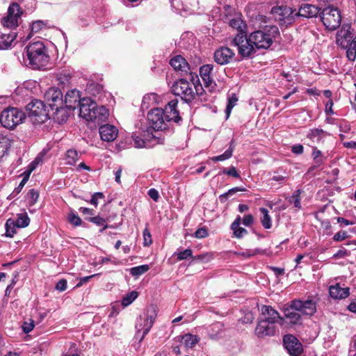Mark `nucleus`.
I'll list each match as a JSON object with an SVG mask.
<instances>
[{
    "label": "nucleus",
    "mask_w": 356,
    "mask_h": 356,
    "mask_svg": "<svg viewBox=\"0 0 356 356\" xmlns=\"http://www.w3.org/2000/svg\"><path fill=\"white\" fill-rule=\"evenodd\" d=\"M178 104L177 99L170 101L165 106V109L155 108L151 109L147 113V120L150 124V131L163 130L167 129V122L173 121L178 122L181 120L179 111L177 109Z\"/></svg>",
    "instance_id": "obj_1"
},
{
    "label": "nucleus",
    "mask_w": 356,
    "mask_h": 356,
    "mask_svg": "<svg viewBox=\"0 0 356 356\" xmlns=\"http://www.w3.org/2000/svg\"><path fill=\"white\" fill-rule=\"evenodd\" d=\"M24 57L29 60V64L34 70H41L49 63L47 50L41 41L29 44L25 49Z\"/></svg>",
    "instance_id": "obj_2"
},
{
    "label": "nucleus",
    "mask_w": 356,
    "mask_h": 356,
    "mask_svg": "<svg viewBox=\"0 0 356 356\" xmlns=\"http://www.w3.org/2000/svg\"><path fill=\"white\" fill-rule=\"evenodd\" d=\"M279 34V29L274 25H266L262 29L251 33L250 41L257 49H267L273 44V39Z\"/></svg>",
    "instance_id": "obj_3"
},
{
    "label": "nucleus",
    "mask_w": 356,
    "mask_h": 356,
    "mask_svg": "<svg viewBox=\"0 0 356 356\" xmlns=\"http://www.w3.org/2000/svg\"><path fill=\"white\" fill-rule=\"evenodd\" d=\"M157 315L156 308L149 306L136 321L135 339L140 343L151 330Z\"/></svg>",
    "instance_id": "obj_4"
},
{
    "label": "nucleus",
    "mask_w": 356,
    "mask_h": 356,
    "mask_svg": "<svg viewBox=\"0 0 356 356\" xmlns=\"http://www.w3.org/2000/svg\"><path fill=\"white\" fill-rule=\"evenodd\" d=\"M202 90L200 84L190 83L185 79H179L172 86V92L177 96H180L186 102H191L196 95H201Z\"/></svg>",
    "instance_id": "obj_5"
},
{
    "label": "nucleus",
    "mask_w": 356,
    "mask_h": 356,
    "mask_svg": "<svg viewBox=\"0 0 356 356\" xmlns=\"http://www.w3.org/2000/svg\"><path fill=\"white\" fill-rule=\"evenodd\" d=\"M25 113L17 108H7L0 114L1 125L8 129H13L25 119Z\"/></svg>",
    "instance_id": "obj_6"
},
{
    "label": "nucleus",
    "mask_w": 356,
    "mask_h": 356,
    "mask_svg": "<svg viewBox=\"0 0 356 356\" xmlns=\"http://www.w3.org/2000/svg\"><path fill=\"white\" fill-rule=\"evenodd\" d=\"M28 115L34 124H40L47 120L49 110L42 101L38 99L32 100L26 106Z\"/></svg>",
    "instance_id": "obj_7"
},
{
    "label": "nucleus",
    "mask_w": 356,
    "mask_h": 356,
    "mask_svg": "<svg viewBox=\"0 0 356 356\" xmlns=\"http://www.w3.org/2000/svg\"><path fill=\"white\" fill-rule=\"evenodd\" d=\"M232 44L236 47L238 54L243 58H249L256 53L257 48L250 41V35L244 33H238L232 41Z\"/></svg>",
    "instance_id": "obj_8"
},
{
    "label": "nucleus",
    "mask_w": 356,
    "mask_h": 356,
    "mask_svg": "<svg viewBox=\"0 0 356 356\" xmlns=\"http://www.w3.org/2000/svg\"><path fill=\"white\" fill-rule=\"evenodd\" d=\"M321 18L325 28L333 31L339 27L341 22L340 11L337 8L327 6L321 13Z\"/></svg>",
    "instance_id": "obj_9"
},
{
    "label": "nucleus",
    "mask_w": 356,
    "mask_h": 356,
    "mask_svg": "<svg viewBox=\"0 0 356 356\" xmlns=\"http://www.w3.org/2000/svg\"><path fill=\"white\" fill-rule=\"evenodd\" d=\"M23 13L22 8L18 3H12L8 8L7 15L1 19L2 25L9 29L16 28L19 24Z\"/></svg>",
    "instance_id": "obj_10"
},
{
    "label": "nucleus",
    "mask_w": 356,
    "mask_h": 356,
    "mask_svg": "<svg viewBox=\"0 0 356 356\" xmlns=\"http://www.w3.org/2000/svg\"><path fill=\"white\" fill-rule=\"evenodd\" d=\"M44 100L52 111L58 112L63 108V94L57 88H50L44 93Z\"/></svg>",
    "instance_id": "obj_11"
},
{
    "label": "nucleus",
    "mask_w": 356,
    "mask_h": 356,
    "mask_svg": "<svg viewBox=\"0 0 356 356\" xmlns=\"http://www.w3.org/2000/svg\"><path fill=\"white\" fill-rule=\"evenodd\" d=\"M283 343L285 349L291 356H300L302 353V345L293 335H285L283 338Z\"/></svg>",
    "instance_id": "obj_12"
},
{
    "label": "nucleus",
    "mask_w": 356,
    "mask_h": 356,
    "mask_svg": "<svg viewBox=\"0 0 356 356\" xmlns=\"http://www.w3.org/2000/svg\"><path fill=\"white\" fill-rule=\"evenodd\" d=\"M234 56V51L227 47H220L213 54L214 61L221 65L229 63Z\"/></svg>",
    "instance_id": "obj_13"
},
{
    "label": "nucleus",
    "mask_w": 356,
    "mask_h": 356,
    "mask_svg": "<svg viewBox=\"0 0 356 356\" xmlns=\"http://www.w3.org/2000/svg\"><path fill=\"white\" fill-rule=\"evenodd\" d=\"M132 138L134 141V146L137 148L149 147L150 145L149 143L151 139H154L153 133L150 131L149 128L141 129V132L139 134H137L136 132L134 133Z\"/></svg>",
    "instance_id": "obj_14"
},
{
    "label": "nucleus",
    "mask_w": 356,
    "mask_h": 356,
    "mask_svg": "<svg viewBox=\"0 0 356 356\" xmlns=\"http://www.w3.org/2000/svg\"><path fill=\"white\" fill-rule=\"evenodd\" d=\"M271 15L276 21L291 22L293 20V11L286 6H274L270 11Z\"/></svg>",
    "instance_id": "obj_15"
},
{
    "label": "nucleus",
    "mask_w": 356,
    "mask_h": 356,
    "mask_svg": "<svg viewBox=\"0 0 356 356\" xmlns=\"http://www.w3.org/2000/svg\"><path fill=\"white\" fill-rule=\"evenodd\" d=\"M292 305L303 315L312 316L316 311V302L312 300H294L292 301Z\"/></svg>",
    "instance_id": "obj_16"
},
{
    "label": "nucleus",
    "mask_w": 356,
    "mask_h": 356,
    "mask_svg": "<svg viewBox=\"0 0 356 356\" xmlns=\"http://www.w3.org/2000/svg\"><path fill=\"white\" fill-rule=\"evenodd\" d=\"M79 108V115L83 118L88 121L94 118V108H96V102L90 98L83 97L81 99L80 104L78 105Z\"/></svg>",
    "instance_id": "obj_17"
},
{
    "label": "nucleus",
    "mask_w": 356,
    "mask_h": 356,
    "mask_svg": "<svg viewBox=\"0 0 356 356\" xmlns=\"http://www.w3.org/2000/svg\"><path fill=\"white\" fill-rule=\"evenodd\" d=\"M263 319L275 325L278 323L280 325L284 324V318L280 316L279 312L274 309L271 306L263 305L261 308Z\"/></svg>",
    "instance_id": "obj_18"
},
{
    "label": "nucleus",
    "mask_w": 356,
    "mask_h": 356,
    "mask_svg": "<svg viewBox=\"0 0 356 356\" xmlns=\"http://www.w3.org/2000/svg\"><path fill=\"white\" fill-rule=\"evenodd\" d=\"M171 66L177 71H181L186 74L190 73L191 79L193 81L195 79H197V81L199 82L198 77L196 74H192L190 72V67L188 63L186 62V59L181 56H176L170 60Z\"/></svg>",
    "instance_id": "obj_19"
},
{
    "label": "nucleus",
    "mask_w": 356,
    "mask_h": 356,
    "mask_svg": "<svg viewBox=\"0 0 356 356\" xmlns=\"http://www.w3.org/2000/svg\"><path fill=\"white\" fill-rule=\"evenodd\" d=\"M275 333V326L274 324L261 319L259 321L255 328V334L259 338H264L268 336H273Z\"/></svg>",
    "instance_id": "obj_20"
},
{
    "label": "nucleus",
    "mask_w": 356,
    "mask_h": 356,
    "mask_svg": "<svg viewBox=\"0 0 356 356\" xmlns=\"http://www.w3.org/2000/svg\"><path fill=\"white\" fill-rule=\"evenodd\" d=\"M81 99L80 92L76 89H73L67 92L63 104L70 110H74L78 108Z\"/></svg>",
    "instance_id": "obj_21"
},
{
    "label": "nucleus",
    "mask_w": 356,
    "mask_h": 356,
    "mask_svg": "<svg viewBox=\"0 0 356 356\" xmlns=\"http://www.w3.org/2000/svg\"><path fill=\"white\" fill-rule=\"evenodd\" d=\"M349 26H343L337 33L336 42L343 49H346L353 38Z\"/></svg>",
    "instance_id": "obj_22"
},
{
    "label": "nucleus",
    "mask_w": 356,
    "mask_h": 356,
    "mask_svg": "<svg viewBox=\"0 0 356 356\" xmlns=\"http://www.w3.org/2000/svg\"><path fill=\"white\" fill-rule=\"evenodd\" d=\"M99 135L104 141H113L118 136V129L111 124H104L99 129Z\"/></svg>",
    "instance_id": "obj_23"
},
{
    "label": "nucleus",
    "mask_w": 356,
    "mask_h": 356,
    "mask_svg": "<svg viewBox=\"0 0 356 356\" xmlns=\"http://www.w3.org/2000/svg\"><path fill=\"white\" fill-rule=\"evenodd\" d=\"M12 134L0 133V159L8 154L12 144L15 141Z\"/></svg>",
    "instance_id": "obj_24"
},
{
    "label": "nucleus",
    "mask_w": 356,
    "mask_h": 356,
    "mask_svg": "<svg viewBox=\"0 0 356 356\" xmlns=\"http://www.w3.org/2000/svg\"><path fill=\"white\" fill-rule=\"evenodd\" d=\"M213 69L212 64L204 65L200 68V75L206 88H213V81L211 76Z\"/></svg>",
    "instance_id": "obj_25"
},
{
    "label": "nucleus",
    "mask_w": 356,
    "mask_h": 356,
    "mask_svg": "<svg viewBox=\"0 0 356 356\" xmlns=\"http://www.w3.org/2000/svg\"><path fill=\"white\" fill-rule=\"evenodd\" d=\"M284 319H288L291 324H298L301 319L300 312L293 307L292 301L289 307L284 309Z\"/></svg>",
    "instance_id": "obj_26"
},
{
    "label": "nucleus",
    "mask_w": 356,
    "mask_h": 356,
    "mask_svg": "<svg viewBox=\"0 0 356 356\" xmlns=\"http://www.w3.org/2000/svg\"><path fill=\"white\" fill-rule=\"evenodd\" d=\"M318 13L319 9L316 6L305 3L300 7L297 15L305 18H311L317 16Z\"/></svg>",
    "instance_id": "obj_27"
},
{
    "label": "nucleus",
    "mask_w": 356,
    "mask_h": 356,
    "mask_svg": "<svg viewBox=\"0 0 356 356\" xmlns=\"http://www.w3.org/2000/svg\"><path fill=\"white\" fill-rule=\"evenodd\" d=\"M329 293L332 298L343 299L349 296V288H342L339 284H336L330 286Z\"/></svg>",
    "instance_id": "obj_28"
},
{
    "label": "nucleus",
    "mask_w": 356,
    "mask_h": 356,
    "mask_svg": "<svg viewBox=\"0 0 356 356\" xmlns=\"http://www.w3.org/2000/svg\"><path fill=\"white\" fill-rule=\"evenodd\" d=\"M94 118L90 119V121L95 123H101L107 120L108 117V110L104 106H98L96 104V108H94Z\"/></svg>",
    "instance_id": "obj_29"
},
{
    "label": "nucleus",
    "mask_w": 356,
    "mask_h": 356,
    "mask_svg": "<svg viewBox=\"0 0 356 356\" xmlns=\"http://www.w3.org/2000/svg\"><path fill=\"white\" fill-rule=\"evenodd\" d=\"M162 103V97L156 93H149L143 98L142 105L143 107L148 108L152 105H158Z\"/></svg>",
    "instance_id": "obj_30"
},
{
    "label": "nucleus",
    "mask_w": 356,
    "mask_h": 356,
    "mask_svg": "<svg viewBox=\"0 0 356 356\" xmlns=\"http://www.w3.org/2000/svg\"><path fill=\"white\" fill-rule=\"evenodd\" d=\"M17 35L14 33H5L0 32V49H7L11 47Z\"/></svg>",
    "instance_id": "obj_31"
},
{
    "label": "nucleus",
    "mask_w": 356,
    "mask_h": 356,
    "mask_svg": "<svg viewBox=\"0 0 356 356\" xmlns=\"http://www.w3.org/2000/svg\"><path fill=\"white\" fill-rule=\"evenodd\" d=\"M241 221V217L238 216L231 225V229L233 230L234 236L238 238L248 234V231L245 228L240 227Z\"/></svg>",
    "instance_id": "obj_32"
},
{
    "label": "nucleus",
    "mask_w": 356,
    "mask_h": 356,
    "mask_svg": "<svg viewBox=\"0 0 356 356\" xmlns=\"http://www.w3.org/2000/svg\"><path fill=\"white\" fill-rule=\"evenodd\" d=\"M326 135L325 131L322 129H312L307 134V138L314 143L321 142Z\"/></svg>",
    "instance_id": "obj_33"
},
{
    "label": "nucleus",
    "mask_w": 356,
    "mask_h": 356,
    "mask_svg": "<svg viewBox=\"0 0 356 356\" xmlns=\"http://www.w3.org/2000/svg\"><path fill=\"white\" fill-rule=\"evenodd\" d=\"M259 211L261 213L260 218L261 223L265 229H270L272 227V219L269 215V211L267 209L261 207L259 209Z\"/></svg>",
    "instance_id": "obj_34"
},
{
    "label": "nucleus",
    "mask_w": 356,
    "mask_h": 356,
    "mask_svg": "<svg viewBox=\"0 0 356 356\" xmlns=\"http://www.w3.org/2000/svg\"><path fill=\"white\" fill-rule=\"evenodd\" d=\"M346 49V56L349 60L354 61L356 59V35L353 38Z\"/></svg>",
    "instance_id": "obj_35"
},
{
    "label": "nucleus",
    "mask_w": 356,
    "mask_h": 356,
    "mask_svg": "<svg viewBox=\"0 0 356 356\" xmlns=\"http://www.w3.org/2000/svg\"><path fill=\"white\" fill-rule=\"evenodd\" d=\"M79 153L74 149H68L65 154V164L74 165L79 160Z\"/></svg>",
    "instance_id": "obj_36"
},
{
    "label": "nucleus",
    "mask_w": 356,
    "mask_h": 356,
    "mask_svg": "<svg viewBox=\"0 0 356 356\" xmlns=\"http://www.w3.org/2000/svg\"><path fill=\"white\" fill-rule=\"evenodd\" d=\"M238 102V97L236 94L232 93L227 98V104L225 109L226 118L227 119L232 112V108L236 106Z\"/></svg>",
    "instance_id": "obj_37"
},
{
    "label": "nucleus",
    "mask_w": 356,
    "mask_h": 356,
    "mask_svg": "<svg viewBox=\"0 0 356 356\" xmlns=\"http://www.w3.org/2000/svg\"><path fill=\"white\" fill-rule=\"evenodd\" d=\"M198 341L199 339L196 335L186 334L182 337V343L188 348L193 347Z\"/></svg>",
    "instance_id": "obj_38"
},
{
    "label": "nucleus",
    "mask_w": 356,
    "mask_h": 356,
    "mask_svg": "<svg viewBox=\"0 0 356 356\" xmlns=\"http://www.w3.org/2000/svg\"><path fill=\"white\" fill-rule=\"evenodd\" d=\"M229 24L233 29L238 31V33H243V29L245 28V24L240 17H235L229 20Z\"/></svg>",
    "instance_id": "obj_39"
},
{
    "label": "nucleus",
    "mask_w": 356,
    "mask_h": 356,
    "mask_svg": "<svg viewBox=\"0 0 356 356\" xmlns=\"http://www.w3.org/2000/svg\"><path fill=\"white\" fill-rule=\"evenodd\" d=\"M30 219L26 213H20L17 215L15 223L18 228L26 227L29 225Z\"/></svg>",
    "instance_id": "obj_40"
},
{
    "label": "nucleus",
    "mask_w": 356,
    "mask_h": 356,
    "mask_svg": "<svg viewBox=\"0 0 356 356\" xmlns=\"http://www.w3.org/2000/svg\"><path fill=\"white\" fill-rule=\"evenodd\" d=\"M16 227L17 226L15 223V220L11 218L8 219L5 225L6 236L13 237L16 233Z\"/></svg>",
    "instance_id": "obj_41"
},
{
    "label": "nucleus",
    "mask_w": 356,
    "mask_h": 356,
    "mask_svg": "<svg viewBox=\"0 0 356 356\" xmlns=\"http://www.w3.org/2000/svg\"><path fill=\"white\" fill-rule=\"evenodd\" d=\"M47 26V22L42 20H37L33 22L31 25V33H39L41 30Z\"/></svg>",
    "instance_id": "obj_42"
},
{
    "label": "nucleus",
    "mask_w": 356,
    "mask_h": 356,
    "mask_svg": "<svg viewBox=\"0 0 356 356\" xmlns=\"http://www.w3.org/2000/svg\"><path fill=\"white\" fill-rule=\"evenodd\" d=\"M138 296V293L135 291L129 292L122 298V305L124 307L129 306L137 298Z\"/></svg>",
    "instance_id": "obj_43"
},
{
    "label": "nucleus",
    "mask_w": 356,
    "mask_h": 356,
    "mask_svg": "<svg viewBox=\"0 0 356 356\" xmlns=\"http://www.w3.org/2000/svg\"><path fill=\"white\" fill-rule=\"evenodd\" d=\"M312 155L314 161L317 166H319L321 164H323L324 161V156L321 150L318 149L316 147H314Z\"/></svg>",
    "instance_id": "obj_44"
},
{
    "label": "nucleus",
    "mask_w": 356,
    "mask_h": 356,
    "mask_svg": "<svg viewBox=\"0 0 356 356\" xmlns=\"http://www.w3.org/2000/svg\"><path fill=\"white\" fill-rule=\"evenodd\" d=\"M300 194L301 191L300 189H298L296 191H294L293 195L289 198V202L293 204L294 207L298 209L301 208Z\"/></svg>",
    "instance_id": "obj_45"
},
{
    "label": "nucleus",
    "mask_w": 356,
    "mask_h": 356,
    "mask_svg": "<svg viewBox=\"0 0 356 356\" xmlns=\"http://www.w3.org/2000/svg\"><path fill=\"white\" fill-rule=\"evenodd\" d=\"M149 269L148 265H141L133 267L130 269V273L133 276H139L146 273Z\"/></svg>",
    "instance_id": "obj_46"
},
{
    "label": "nucleus",
    "mask_w": 356,
    "mask_h": 356,
    "mask_svg": "<svg viewBox=\"0 0 356 356\" xmlns=\"http://www.w3.org/2000/svg\"><path fill=\"white\" fill-rule=\"evenodd\" d=\"M174 255H177L179 261L187 259L188 258L193 257V251L190 248H187L182 251L176 252Z\"/></svg>",
    "instance_id": "obj_47"
},
{
    "label": "nucleus",
    "mask_w": 356,
    "mask_h": 356,
    "mask_svg": "<svg viewBox=\"0 0 356 356\" xmlns=\"http://www.w3.org/2000/svg\"><path fill=\"white\" fill-rule=\"evenodd\" d=\"M89 221L95 223V225L98 226H102L103 228L100 230L101 232H103L104 229H106L108 227V225L106 223L105 219L103 218H101L99 216H95L92 218H90Z\"/></svg>",
    "instance_id": "obj_48"
},
{
    "label": "nucleus",
    "mask_w": 356,
    "mask_h": 356,
    "mask_svg": "<svg viewBox=\"0 0 356 356\" xmlns=\"http://www.w3.org/2000/svg\"><path fill=\"white\" fill-rule=\"evenodd\" d=\"M22 6L29 11L33 10L36 5L35 0H18Z\"/></svg>",
    "instance_id": "obj_49"
},
{
    "label": "nucleus",
    "mask_w": 356,
    "mask_h": 356,
    "mask_svg": "<svg viewBox=\"0 0 356 356\" xmlns=\"http://www.w3.org/2000/svg\"><path fill=\"white\" fill-rule=\"evenodd\" d=\"M39 197L38 193L34 189L30 190L27 193V198L30 205H33L38 201Z\"/></svg>",
    "instance_id": "obj_50"
},
{
    "label": "nucleus",
    "mask_w": 356,
    "mask_h": 356,
    "mask_svg": "<svg viewBox=\"0 0 356 356\" xmlns=\"http://www.w3.org/2000/svg\"><path fill=\"white\" fill-rule=\"evenodd\" d=\"M232 156V155L231 154V150H226L223 154L211 157L210 159L214 162L222 161L229 159Z\"/></svg>",
    "instance_id": "obj_51"
},
{
    "label": "nucleus",
    "mask_w": 356,
    "mask_h": 356,
    "mask_svg": "<svg viewBox=\"0 0 356 356\" xmlns=\"http://www.w3.org/2000/svg\"><path fill=\"white\" fill-rule=\"evenodd\" d=\"M68 220L72 225L76 227L80 226L82 222V220L80 218V217L74 213H71L69 214Z\"/></svg>",
    "instance_id": "obj_52"
},
{
    "label": "nucleus",
    "mask_w": 356,
    "mask_h": 356,
    "mask_svg": "<svg viewBox=\"0 0 356 356\" xmlns=\"http://www.w3.org/2000/svg\"><path fill=\"white\" fill-rule=\"evenodd\" d=\"M152 243V235L147 228L143 231V245L144 246H149Z\"/></svg>",
    "instance_id": "obj_53"
},
{
    "label": "nucleus",
    "mask_w": 356,
    "mask_h": 356,
    "mask_svg": "<svg viewBox=\"0 0 356 356\" xmlns=\"http://www.w3.org/2000/svg\"><path fill=\"white\" fill-rule=\"evenodd\" d=\"M35 327L34 321L29 319V321H26L23 323L22 327L24 333H29L33 330Z\"/></svg>",
    "instance_id": "obj_54"
},
{
    "label": "nucleus",
    "mask_w": 356,
    "mask_h": 356,
    "mask_svg": "<svg viewBox=\"0 0 356 356\" xmlns=\"http://www.w3.org/2000/svg\"><path fill=\"white\" fill-rule=\"evenodd\" d=\"M223 174L228 175L235 178H238L240 177L238 172L234 167H231L228 169L224 168L222 170Z\"/></svg>",
    "instance_id": "obj_55"
},
{
    "label": "nucleus",
    "mask_w": 356,
    "mask_h": 356,
    "mask_svg": "<svg viewBox=\"0 0 356 356\" xmlns=\"http://www.w3.org/2000/svg\"><path fill=\"white\" fill-rule=\"evenodd\" d=\"M244 191V189H241V188H239L238 187L233 188L229 190L227 193L221 195L220 196V199L221 201H222L223 199H226L227 197H229V196L232 195L236 192H237V191Z\"/></svg>",
    "instance_id": "obj_56"
},
{
    "label": "nucleus",
    "mask_w": 356,
    "mask_h": 356,
    "mask_svg": "<svg viewBox=\"0 0 356 356\" xmlns=\"http://www.w3.org/2000/svg\"><path fill=\"white\" fill-rule=\"evenodd\" d=\"M207 235H208V232H207V229H205L204 227L197 229L194 234L195 237H196L197 238H205L207 236Z\"/></svg>",
    "instance_id": "obj_57"
},
{
    "label": "nucleus",
    "mask_w": 356,
    "mask_h": 356,
    "mask_svg": "<svg viewBox=\"0 0 356 356\" xmlns=\"http://www.w3.org/2000/svg\"><path fill=\"white\" fill-rule=\"evenodd\" d=\"M348 236L347 232L346 231H342V232H339L336 233L333 236V239L335 241H343L346 238H347Z\"/></svg>",
    "instance_id": "obj_58"
},
{
    "label": "nucleus",
    "mask_w": 356,
    "mask_h": 356,
    "mask_svg": "<svg viewBox=\"0 0 356 356\" xmlns=\"http://www.w3.org/2000/svg\"><path fill=\"white\" fill-rule=\"evenodd\" d=\"M333 105H334V103H333V101L332 99H330L326 105H325V113L327 115H333L334 114V112L333 111Z\"/></svg>",
    "instance_id": "obj_59"
},
{
    "label": "nucleus",
    "mask_w": 356,
    "mask_h": 356,
    "mask_svg": "<svg viewBox=\"0 0 356 356\" xmlns=\"http://www.w3.org/2000/svg\"><path fill=\"white\" fill-rule=\"evenodd\" d=\"M104 195L102 193H95L94 195H92L90 202L95 207H97L98 204V200L102 199Z\"/></svg>",
    "instance_id": "obj_60"
},
{
    "label": "nucleus",
    "mask_w": 356,
    "mask_h": 356,
    "mask_svg": "<svg viewBox=\"0 0 356 356\" xmlns=\"http://www.w3.org/2000/svg\"><path fill=\"white\" fill-rule=\"evenodd\" d=\"M67 289V281L64 279L59 280L56 285V289L59 291H64Z\"/></svg>",
    "instance_id": "obj_61"
},
{
    "label": "nucleus",
    "mask_w": 356,
    "mask_h": 356,
    "mask_svg": "<svg viewBox=\"0 0 356 356\" xmlns=\"http://www.w3.org/2000/svg\"><path fill=\"white\" fill-rule=\"evenodd\" d=\"M148 195L155 202H157L159 198V194L155 188H151L148 191Z\"/></svg>",
    "instance_id": "obj_62"
},
{
    "label": "nucleus",
    "mask_w": 356,
    "mask_h": 356,
    "mask_svg": "<svg viewBox=\"0 0 356 356\" xmlns=\"http://www.w3.org/2000/svg\"><path fill=\"white\" fill-rule=\"evenodd\" d=\"M254 222V218L252 215L248 214L244 216L243 219V224L245 226H250Z\"/></svg>",
    "instance_id": "obj_63"
},
{
    "label": "nucleus",
    "mask_w": 356,
    "mask_h": 356,
    "mask_svg": "<svg viewBox=\"0 0 356 356\" xmlns=\"http://www.w3.org/2000/svg\"><path fill=\"white\" fill-rule=\"evenodd\" d=\"M348 255V252L346 249L339 250L334 255V258H343Z\"/></svg>",
    "instance_id": "obj_64"
}]
</instances>
